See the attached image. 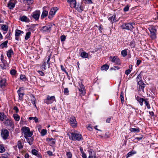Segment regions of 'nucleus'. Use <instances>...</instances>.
I'll return each mask as SVG.
<instances>
[{"label":"nucleus","instance_id":"nucleus-46","mask_svg":"<svg viewBox=\"0 0 158 158\" xmlns=\"http://www.w3.org/2000/svg\"><path fill=\"white\" fill-rule=\"evenodd\" d=\"M5 151V148L2 145H0V153H2Z\"/></svg>","mask_w":158,"mask_h":158},{"label":"nucleus","instance_id":"nucleus-59","mask_svg":"<svg viewBox=\"0 0 158 158\" xmlns=\"http://www.w3.org/2000/svg\"><path fill=\"white\" fill-rule=\"evenodd\" d=\"M61 70L64 72L65 73H66V74H68V73L66 71V70L64 69V66L61 65Z\"/></svg>","mask_w":158,"mask_h":158},{"label":"nucleus","instance_id":"nucleus-25","mask_svg":"<svg viewBox=\"0 0 158 158\" xmlns=\"http://www.w3.org/2000/svg\"><path fill=\"white\" fill-rule=\"evenodd\" d=\"M116 16L115 15H113L112 16L110 17L109 18V20L112 23H113L115 22L116 21Z\"/></svg>","mask_w":158,"mask_h":158},{"label":"nucleus","instance_id":"nucleus-52","mask_svg":"<svg viewBox=\"0 0 158 158\" xmlns=\"http://www.w3.org/2000/svg\"><path fill=\"white\" fill-rule=\"evenodd\" d=\"M16 71L15 69H12L10 71V73L11 74L14 75L15 74Z\"/></svg>","mask_w":158,"mask_h":158},{"label":"nucleus","instance_id":"nucleus-39","mask_svg":"<svg viewBox=\"0 0 158 158\" xmlns=\"http://www.w3.org/2000/svg\"><path fill=\"white\" fill-rule=\"evenodd\" d=\"M82 1L85 4H91L93 3L92 0H82Z\"/></svg>","mask_w":158,"mask_h":158},{"label":"nucleus","instance_id":"nucleus-7","mask_svg":"<svg viewBox=\"0 0 158 158\" xmlns=\"http://www.w3.org/2000/svg\"><path fill=\"white\" fill-rule=\"evenodd\" d=\"M54 101H56L55 96H50L49 95H48L47 98L44 100V102L47 104H51Z\"/></svg>","mask_w":158,"mask_h":158},{"label":"nucleus","instance_id":"nucleus-20","mask_svg":"<svg viewBox=\"0 0 158 158\" xmlns=\"http://www.w3.org/2000/svg\"><path fill=\"white\" fill-rule=\"evenodd\" d=\"M23 31L20 30L16 29L15 31V36H19L21 34H23Z\"/></svg>","mask_w":158,"mask_h":158},{"label":"nucleus","instance_id":"nucleus-60","mask_svg":"<svg viewBox=\"0 0 158 158\" xmlns=\"http://www.w3.org/2000/svg\"><path fill=\"white\" fill-rule=\"evenodd\" d=\"M6 65L5 64L4 65V64L2 65V64L0 65V70L1 69H2L3 70L4 69H5L6 68H5V67L6 66Z\"/></svg>","mask_w":158,"mask_h":158},{"label":"nucleus","instance_id":"nucleus-43","mask_svg":"<svg viewBox=\"0 0 158 158\" xmlns=\"http://www.w3.org/2000/svg\"><path fill=\"white\" fill-rule=\"evenodd\" d=\"M47 133V130L45 129H42L41 132V135L42 136H44L46 135Z\"/></svg>","mask_w":158,"mask_h":158},{"label":"nucleus","instance_id":"nucleus-14","mask_svg":"<svg viewBox=\"0 0 158 158\" xmlns=\"http://www.w3.org/2000/svg\"><path fill=\"white\" fill-rule=\"evenodd\" d=\"M67 2L69 4L71 7H76V0H68Z\"/></svg>","mask_w":158,"mask_h":158},{"label":"nucleus","instance_id":"nucleus-6","mask_svg":"<svg viewBox=\"0 0 158 158\" xmlns=\"http://www.w3.org/2000/svg\"><path fill=\"white\" fill-rule=\"evenodd\" d=\"M52 26V24L51 23H49L46 26L42 27L41 29V31L43 32H50L51 30Z\"/></svg>","mask_w":158,"mask_h":158},{"label":"nucleus","instance_id":"nucleus-32","mask_svg":"<svg viewBox=\"0 0 158 158\" xmlns=\"http://www.w3.org/2000/svg\"><path fill=\"white\" fill-rule=\"evenodd\" d=\"M79 94L80 96L82 97L84 96L85 94V89H80L79 90Z\"/></svg>","mask_w":158,"mask_h":158},{"label":"nucleus","instance_id":"nucleus-51","mask_svg":"<svg viewBox=\"0 0 158 158\" xmlns=\"http://www.w3.org/2000/svg\"><path fill=\"white\" fill-rule=\"evenodd\" d=\"M120 98H121V102L122 103H123L124 102V97H123V93H121L120 94Z\"/></svg>","mask_w":158,"mask_h":158},{"label":"nucleus","instance_id":"nucleus-53","mask_svg":"<svg viewBox=\"0 0 158 158\" xmlns=\"http://www.w3.org/2000/svg\"><path fill=\"white\" fill-rule=\"evenodd\" d=\"M66 155L68 158H71L72 157V154L70 152H67Z\"/></svg>","mask_w":158,"mask_h":158},{"label":"nucleus","instance_id":"nucleus-56","mask_svg":"<svg viewBox=\"0 0 158 158\" xmlns=\"http://www.w3.org/2000/svg\"><path fill=\"white\" fill-rule=\"evenodd\" d=\"M55 143V139H53L51 142L50 143V145L51 146L53 145Z\"/></svg>","mask_w":158,"mask_h":158},{"label":"nucleus","instance_id":"nucleus-47","mask_svg":"<svg viewBox=\"0 0 158 158\" xmlns=\"http://www.w3.org/2000/svg\"><path fill=\"white\" fill-rule=\"evenodd\" d=\"M121 54L123 57H125L127 55V52L125 50H123L121 51Z\"/></svg>","mask_w":158,"mask_h":158},{"label":"nucleus","instance_id":"nucleus-17","mask_svg":"<svg viewBox=\"0 0 158 158\" xmlns=\"http://www.w3.org/2000/svg\"><path fill=\"white\" fill-rule=\"evenodd\" d=\"M32 153L33 154L36 156L37 157L41 158L42 156L40 154L38 153V151L36 149H34L32 150Z\"/></svg>","mask_w":158,"mask_h":158},{"label":"nucleus","instance_id":"nucleus-49","mask_svg":"<svg viewBox=\"0 0 158 158\" xmlns=\"http://www.w3.org/2000/svg\"><path fill=\"white\" fill-rule=\"evenodd\" d=\"M144 102H145V105L147 106V108L148 109H150V104H149V103L148 101H147L146 100H145Z\"/></svg>","mask_w":158,"mask_h":158},{"label":"nucleus","instance_id":"nucleus-31","mask_svg":"<svg viewBox=\"0 0 158 158\" xmlns=\"http://www.w3.org/2000/svg\"><path fill=\"white\" fill-rule=\"evenodd\" d=\"M109 68V66L107 64H104L102 66L101 68V69L102 70H107Z\"/></svg>","mask_w":158,"mask_h":158},{"label":"nucleus","instance_id":"nucleus-35","mask_svg":"<svg viewBox=\"0 0 158 158\" xmlns=\"http://www.w3.org/2000/svg\"><path fill=\"white\" fill-rule=\"evenodd\" d=\"M20 77V79L23 81H25L27 80V78L25 75L21 74Z\"/></svg>","mask_w":158,"mask_h":158},{"label":"nucleus","instance_id":"nucleus-44","mask_svg":"<svg viewBox=\"0 0 158 158\" xmlns=\"http://www.w3.org/2000/svg\"><path fill=\"white\" fill-rule=\"evenodd\" d=\"M136 81L138 83L139 81H142V77L140 74H139L136 78Z\"/></svg>","mask_w":158,"mask_h":158},{"label":"nucleus","instance_id":"nucleus-4","mask_svg":"<svg viewBox=\"0 0 158 158\" xmlns=\"http://www.w3.org/2000/svg\"><path fill=\"white\" fill-rule=\"evenodd\" d=\"M151 34V37L152 39H155L156 37V30L155 27L151 26L148 28Z\"/></svg>","mask_w":158,"mask_h":158},{"label":"nucleus","instance_id":"nucleus-36","mask_svg":"<svg viewBox=\"0 0 158 158\" xmlns=\"http://www.w3.org/2000/svg\"><path fill=\"white\" fill-rule=\"evenodd\" d=\"M26 139H27V142L30 145H31L32 144V142L33 141V138L32 137L29 138L28 137H27V138Z\"/></svg>","mask_w":158,"mask_h":158},{"label":"nucleus","instance_id":"nucleus-37","mask_svg":"<svg viewBox=\"0 0 158 158\" xmlns=\"http://www.w3.org/2000/svg\"><path fill=\"white\" fill-rule=\"evenodd\" d=\"M17 146L19 149H21L23 148V146L22 145L21 141H18Z\"/></svg>","mask_w":158,"mask_h":158},{"label":"nucleus","instance_id":"nucleus-10","mask_svg":"<svg viewBox=\"0 0 158 158\" xmlns=\"http://www.w3.org/2000/svg\"><path fill=\"white\" fill-rule=\"evenodd\" d=\"M40 10H36L35 11L32 13L31 15L34 19L35 20H37L39 19L40 15Z\"/></svg>","mask_w":158,"mask_h":158},{"label":"nucleus","instance_id":"nucleus-5","mask_svg":"<svg viewBox=\"0 0 158 158\" xmlns=\"http://www.w3.org/2000/svg\"><path fill=\"white\" fill-rule=\"evenodd\" d=\"M5 121L3 122L4 124L6 126L10 127L11 128H13L14 127V124L12 120L10 119L7 118L4 119Z\"/></svg>","mask_w":158,"mask_h":158},{"label":"nucleus","instance_id":"nucleus-45","mask_svg":"<svg viewBox=\"0 0 158 158\" xmlns=\"http://www.w3.org/2000/svg\"><path fill=\"white\" fill-rule=\"evenodd\" d=\"M79 90L80 89H85V87L84 85L82 84V83L80 82L79 83Z\"/></svg>","mask_w":158,"mask_h":158},{"label":"nucleus","instance_id":"nucleus-33","mask_svg":"<svg viewBox=\"0 0 158 158\" xmlns=\"http://www.w3.org/2000/svg\"><path fill=\"white\" fill-rule=\"evenodd\" d=\"M47 58L46 63L47 64V66L48 68H49L50 65V60L51 58V55H49L48 57H46Z\"/></svg>","mask_w":158,"mask_h":158},{"label":"nucleus","instance_id":"nucleus-8","mask_svg":"<svg viewBox=\"0 0 158 158\" xmlns=\"http://www.w3.org/2000/svg\"><path fill=\"white\" fill-rule=\"evenodd\" d=\"M9 132L6 129H3L1 131V135L3 139L6 140L9 136Z\"/></svg>","mask_w":158,"mask_h":158},{"label":"nucleus","instance_id":"nucleus-30","mask_svg":"<svg viewBox=\"0 0 158 158\" xmlns=\"http://www.w3.org/2000/svg\"><path fill=\"white\" fill-rule=\"evenodd\" d=\"M31 101L32 104L34 105L35 107L36 108V106L35 104L36 101L35 100V98L34 96H32L31 97Z\"/></svg>","mask_w":158,"mask_h":158},{"label":"nucleus","instance_id":"nucleus-58","mask_svg":"<svg viewBox=\"0 0 158 158\" xmlns=\"http://www.w3.org/2000/svg\"><path fill=\"white\" fill-rule=\"evenodd\" d=\"M120 69L119 67L118 66H114L113 67H112L111 68V70H118Z\"/></svg>","mask_w":158,"mask_h":158},{"label":"nucleus","instance_id":"nucleus-16","mask_svg":"<svg viewBox=\"0 0 158 158\" xmlns=\"http://www.w3.org/2000/svg\"><path fill=\"white\" fill-rule=\"evenodd\" d=\"M136 99L138 102L139 103L141 106H143V102H144L145 100L143 98L139 97L138 96L136 97Z\"/></svg>","mask_w":158,"mask_h":158},{"label":"nucleus","instance_id":"nucleus-40","mask_svg":"<svg viewBox=\"0 0 158 158\" xmlns=\"http://www.w3.org/2000/svg\"><path fill=\"white\" fill-rule=\"evenodd\" d=\"M29 119L30 120L33 119L34 120V121L35 123H37L39 121V120L38 118L36 117H30L29 118Z\"/></svg>","mask_w":158,"mask_h":158},{"label":"nucleus","instance_id":"nucleus-26","mask_svg":"<svg viewBox=\"0 0 158 158\" xmlns=\"http://www.w3.org/2000/svg\"><path fill=\"white\" fill-rule=\"evenodd\" d=\"M79 12H81L83 10V6L81 5H78L77 7L75 8Z\"/></svg>","mask_w":158,"mask_h":158},{"label":"nucleus","instance_id":"nucleus-19","mask_svg":"<svg viewBox=\"0 0 158 158\" xmlns=\"http://www.w3.org/2000/svg\"><path fill=\"white\" fill-rule=\"evenodd\" d=\"M22 89V88H20L17 91V92L18 94L19 97V99L20 100H22L23 99V97L24 94L23 93H21L20 92V91Z\"/></svg>","mask_w":158,"mask_h":158},{"label":"nucleus","instance_id":"nucleus-34","mask_svg":"<svg viewBox=\"0 0 158 158\" xmlns=\"http://www.w3.org/2000/svg\"><path fill=\"white\" fill-rule=\"evenodd\" d=\"M130 131L132 132H138L139 131V128H131L130 129Z\"/></svg>","mask_w":158,"mask_h":158},{"label":"nucleus","instance_id":"nucleus-12","mask_svg":"<svg viewBox=\"0 0 158 158\" xmlns=\"http://www.w3.org/2000/svg\"><path fill=\"white\" fill-rule=\"evenodd\" d=\"M69 121L70 123L71 126L73 127H75L77 126V122L76 121V118L72 116L70 118Z\"/></svg>","mask_w":158,"mask_h":158},{"label":"nucleus","instance_id":"nucleus-57","mask_svg":"<svg viewBox=\"0 0 158 158\" xmlns=\"http://www.w3.org/2000/svg\"><path fill=\"white\" fill-rule=\"evenodd\" d=\"M129 9V6L128 5L126 6L123 9V10L125 12L127 11Z\"/></svg>","mask_w":158,"mask_h":158},{"label":"nucleus","instance_id":"nucleus-2","mask_svg":"<svg viewBox=\"0 0 158 158\" xmlns=\"http://www.w3.org/2000/svg\"><path fill=\"white\" fill-rule=\"evenodd\" d=\"M21 130L24 133V136L25 138H27L28 137H31L33 135L32 133L30 131V129L28 127H23L22 128Z\"/></svg>","mask_w":158,"mask_h":158},{"label":"nucleus","instance_id":"nucleus-62","mask_svg":"<svg viewBox=\"0 0 158 158\" xmlns=\"http://www.w3.org/2000/svg\"><path fill=\"white\" fill-rule=\"evenodd\" d=\"M102 26L101 24L98 27V28L99 30L101 32H102Z\"/></svg>","mask_w":158,"mask_h":158},{"label":"nucleus","instance_id":"nucleus-61","mask_svg":"<svg viewBox=\"0 0 158 158\" xmlns=\"http://www.w3.org/2000/svg\"><path fill=\"white\" fill-rule=\"evenodd\" d=\"M132 155H133L132 154V153H131V152H128L127 153V157H130V156H132Z\"/></svg>","mask_w":158,"mask_h":158},{"label":"nucleus","instance_id":"nucleus-41","mask_svg":"<svg viewBox=\"0 0 158 158\" xmlns=\"http://www.w3.org/2000/svg\"><path fill=\"white\" fill-rule=\"evenodd\" d=\"M31 35V32H30L29 31V32H27L26 34V35H25V40H27L29 38H30V37Z\"/></svg>","mask_w":158,"mask_h":158},{"label":"nucleus","instance_id":"nucleus-48","mask_svg":"<svg viewBox=\"0 0 158 158\" xmlns=\"http://www.w3.org/2000/svg\"><path fill=\"white\" fill-rule=\"evenodd\" d=\"M2 28L4 31H7L8 30V27L6 25H3L2 27Z\"/></svg>","mask_w":158,"mask_h":158},{"label":"nucleus","instance_id":"nucleus-13","mask_svg":"<svg viewBox=\"0 0 158 158\" xmlns=\"http://www.w3.org/2000/svg\"><path fill=\"white\" fill-rule=\"evenodd\" d=\"M138 85H139V90L142 91L144 92V89L145 87V85L143 81H139L138 83Z\"/></svg>","mask_w":158,"mask_h":158},{"label":"nucleus","instance_id":"nucleus-28","mask_svg":"<svg viewBox=\"0 0 158 158\" xmlns=\"http://www.w3.org/2000/svg\"><path fill=\"white\" fill-rule=\"evenodd\" d=\"M129 69L126 70L125 72V74L126 75H128L129 74L132 69V66L130 65L129 67Z\"/></svg>","mask_w":158,"mask_h":158},{"label":"nucleus","instance_id":"nucleus-24","mask_svg":"<svg viewBox=\"0 0 158 158\" xmlns=\"http://www.w3.org/2000/svg\"><path fill=\"white\" fill-rule=\"evenodd\" d=\"M6 118V116L3 113L0 112V121H3Z\"/></svg>","mask_w":158,"mask_h":158},{"label":"nucleus","instance_id":"nucleus-9","mask_svg":"<svg viewBox=\"0 0 158 158\" xmlns=\"http://www.w3.org/2000/svg\"><path fill=\"white\" fill-rule=\"evenodd\" d=\"M110 60L112 62L116 64L119 65L121 64L120 59L117 56H114L113 57L110 56Z\"/></svg>","mask_w":158,"mask_h":158},{"label":"nucleus","instance_id":"nucleus-21","mask_svg":"<svg viewBox=\"0 0 158 158\" xmlns=\"http://www.w3.org/2000/svg\"><path fill=\"white\" fill-rule=\"evenodd\" d=\"M47 58L46 57H45L44 60V61L43 62V64L41 66V68L42 69L46 70L47 69V63H46V61L47 60Z\"/></svg>","mask_w":158,"mask_h":158},{"label":"nucleus","instance_id":"nucleus-1","mask_svg":"<svg viewBox=\"0 0 158 158\" xmlns=\"http://www.w3.org/2000/svg\"><path fill=\"white\" fill-rule=\"evenodd\" d=\"M71 135L69 136L70 139L73 140L80 141L82 139V135L76 133H71Z\"/></svg>","mask_w":158,"mask_h":158},{"label":"nucleus","instance_id":"nucleus-22","mask_svg":"<svg viewBox=\"0 0 158 158\" xmlns=\"http://www.w3.org/2000/svg\"><path fill=\"white\" fill-rule=\"evenodd\" d=\"M11 0H10L8 4V7L10 9H13L15 6V4L11 2Z\"/></svg>","mask_w":158,"mask_h":158},{"label":"nucleus","instance_id":"nucleus-11","mask_svg":"<svg viewBox=\"0 0 158 158\" xmlns=\"http://www.w3.org/2000/svg\"><path fill=\"white\" fill-rule=\"evenodd\" d=\"M57 10L58 9L57 7H55L52 8L49 12V15L48 17V18L49 19L52 18L55 14Z\"/></svg>","mask_w":158,"mask_h":158},{"label":"nucleus","instance_id":"nucleus-50","mask_svg":"<svg viewBox=\"0 0 158 158\" xmlns=\"http://www.w3.org/2000/svg\"><path fill=\"white\" fill-rule=\"evenodd\" d=\"M64 93L65 95H68L69 94V91L68 88H65L64 89Z\"/></svg>","mask_w":158,"mask_h":158},{"label":"nucleus","instance_id":"nucleus-38","mask_svg":"<svg viewBox=\"0 0 158 158\" xmlns=\"http://www.w3.org/2000/svg\"><path fill=\"white\" fill-rule=\"evenodd\" d=\"M13 117L15 120L16 121H19L20 119V116L17 114L13 115Z\"/></svg>","mask_w":158,"mask_h":158},{"label":"nucleus","instance_id":"nucleus-27","mask_svg":"<svg viewBox=\"0 0 158 158\" xmlns=\"http://www.w3.org/2000/svg\"><path fill=\"white\" fill-rule=\"evenodd\" d=\"M81 56L84 58H87L88 56V54L85 52H83L81 53Z\"/></svg>","mask_w":158,"mask_h":158},{"label":"nucleus","instance_id":"nucleus-63","mask_svg":"<svg viewBox=\"0 0 158 158\" xmlns=\"http://www.w3.org/2000/svg\"><path fill=\"white\" fill-rule=\"evenodd\" d=\"M38 72L39 74L41 76H44V73L41 71H38Z\"/></svg>","mask_w":158,"mask_h":158},{"label":"nucleus","instance_id":"nucleus-23","mask_svg":"<svg viewBox=\"0 0 158 158\" xmlns=\"http://www.w3.org/2000/svg\"><path fill=\"white\" fill-rule=\"evenodd\" d=\"M48 14V12L46 10H44L43 11L41 15V19H43L46 17Z\"/></svg>","mask_w":158,"mask_h":158},{"label":"nucleus","instance_id":"nucleus-64","mask_svg":"<svg viewBox=\"0 0 158 158\" xmlns=\"http://www.w3.org/2000/svg\"><path fill=\"white\" fill-rule=\"evenodd\" d=\"M47 153L49 156H52L53 155L52 152L50 151H48Z\"/></svg>","mask_w":158,"mask_h":158},{"label":"nucleus","instance_id":"nucleus-18","mask_svg":"<svg viewBox=\"0 0 158 158\" xmlns=\"http://www.w3.org/2000/svg\"><path fill=\"white\" fill-rule=\"evenodd\" d=\"M20 20L23 22H30V20L27 17L25 16H23L22 17H21Z\"/></svg>","mask_w":158,"mask_h":158},{"label":"nucleus","instance_id":"nucleus-55","mask_svg":"<svg viewBox=\"0 0 158 158\" xmlns=\"http://www.w3.org/2000/svg\"><path fill=\"white\" fill-rule=\"evenodd\" d=\"M0 60L4 64V65H5V60H4V56L3 54L1 55Z\"/></svg>","mask_w":158,"mask_h":158},{"label":"nucleus","instance_id":"nucleus-54","mask_svg":"<svg viewBox=\"0 0 158 158\" xmlns=\"http://www.w3.org/2000/svg\"><path fill=\"white\" fill-rule=\"evenodd\" d=\"M66 39V36L64 35H62L60 36V40L62 42L65 41Z\"/></svg>","mask_w":158,"mask_h":158},{"label":"nucleus","instance_id":"nucleus-3","mask_svg":"<svg viewBox=\"0 0 158 158\" xmlns=\"http://www.w3.org/2000/svg\"><path fill=\"white\" fill-rule=\"evenodd\" d=\"M135 25V24L132 23H128L123 24L121 26V27L123 29L131 30L134 28L133 25Z\"/></svg>","mask_w":158,"mask_h":158},{"label":"nucleus","instance_id":"nucleus-15","mask_svg":"<svg viewBox=\"0 0 158 158\" xmlns=\"http://www.w3.org/2000/svg\"><path fill=\"white\" fill-rule=\"evenodd\" d=\"M7 85L6 79L5 78L1 79L0 80V86L2 88H4Z\"/></svg>","mask_w":158,"mask_h":158},{"label":"nucleus","instance_id":"nucleus-42","mask_svg":"<svg viewBox=\"0 0 158 158\" xmlns=\"http://www.w3.org/2000/svg\"><path fill=\"white\" fill-rule=\"evenodd\" d=\"M8 43V41H6L2 43L0 46L2 47V48H4V47H6L7 46V44Z\"/></svg>","mask_w":158,"mask_h":158},{"label":"nucleus","instance_id":"nucleus-29","mask_svg":"<svg viewBox=\"0 0 158 158\" xmlns=\"http://www.w3.org/2000/svg\"><path fill=\"white\" fill-rule=\"evenodd\" d=\"M13 51L12 49H10L7 52V55L9 58H10L11 57V55L13 54Z\"/></svg>","mask_w":158,"mask_h":158}]
</instances>
